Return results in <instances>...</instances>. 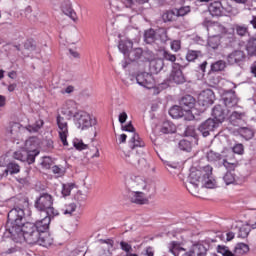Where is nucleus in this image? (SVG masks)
Masks as SVG:
<instances>
[{
  "mask_svg": "<svg viewBox=\"0 0 256 256\" xmlns=\"http://www.w3.org/2000/svg\"><path fill=\"white\" fill-rule=\"evenodd\" d=\"M8 176H9V172L7 168L0 166V180L7 179Z\"/></svg>",
  "mask_w": 256,
  "mask_h": 256,
  "instance_id": "61",
  "label": "nucleus"
},
{
  "mask_svg": "<svg viewBox=\"0 0 256 256\" xmlns=\"http://www.w3.org/2000/svg\"><path fill=\"white\" fill-rule=\"evenodd\" d=\"M120 247H121L122 251H125V253H129V251H131L133 249L131 247V244H129L125 241L120 242Z\"/></svg>",
  "mask_w": 256,
  "mask_h": 256,
  "instance_id": "60",
  "label": "nucleus"
},
{
  "mask_svg": "<svg viewBox=\"0 0 256 256\" xmlns=\"http://www.w3.org/2000/svg\"><path fill=\"white\" fill-rule=\"evenodd\" d=\"M176 17H185L191 13V6H182L180 8H174Z\"/></svg>",
  "mask_w": 256,
  "mask_h": 256,
  "instance_id": "40",
  "label": "nucleus"
},
{
  "mask_svg": "<svg viewBox=\"0 0 256 256\" xmlns=\"http://www.w3.org/2000/svg\"><path fill=\"white\" fill-rule=\"evenodd\" d=\"M128 199L131 203H135L136 205H147V203H149L147 196L141 191H130L128 193Z\"/></svg>",
  "mask_w": 256,
  "mask_h": 256,
  "instance_id": "15",
  "label": "nucleus"
},
{
  "mask_svg": "<svg viewBox=\"0 0 256 256\" xmlns=\"http://www.w3.org/2000/svg\"><path fill=\"white\" fill-rule=\"evenodd\" d=\"M237 103H239V99L237 98V95L235 93H229L224 98V105L228 109L237 107Z\"/></svg>",
  "mask_w": 256,
  "mask_h": 256,
  "instance_id": "29",
  "label": "nucleus"
},
{
  "mask_svg": "<svg viewBox=\"0 0 256 256\" xmlns=\"http://www.w3.org/2000/svg\"><path fill=\"white\" fill-rule=\"evenodd\" d=\"M144 41L148 44L155 43V41L165 43L167 41V30L165 28H159L156 31L149 29L144 33Z\"/></svg>",
  "mask_w": 256,
  "mask_h": 256,
  "instance_id": "8",
  "label": "nucleus"
},
{
  "mask_svg": "<svg viewBox=\"0 0 256 256\" xmlns=\"http://www.w3.org/2000/svg\"><path fill=\"white\" fill-rule=\"evenodd\" d=\"M42 219L36 221L34 226L36 227V231L38 233H45L49 229V225H51V219L57 217V215L51 214H41Z\"/></svg>",
  "mask_w": 256,
  "mask_h": 256,
  "instance_id": "14",
  "label": "nucleus"
},
{
  "mask_svg": "<svg viewBox=\"0 0 256 256\" xmlns=\"http://www.w3.org/2000/svg\"><path fill=\"white\" fill-rule=\"evenodd\" d=\"M179 149H181L182 151H191V142H189L186 139H183L179 142Z\"/></svg>",
  "mask_w": 256,
  "mask_h": 256,
  "instance_id": "52",
  "label": "nucleus"
},
{
  "mask_svg": "<svg viewBox=\"0 0 256 256\" xmlns=\"http://www.w3.org/2000/svg\"><path fill=\"white\" fill-rule=\"evenodd\" d=\"M141 55H143V49L136 48V49H130L126 57L130 59V61H137V59H141Z\"/></svg>",
  "mask_w": 256,
  "mask_h": 256,
  "instance_id": "34",
  "label": "nucleus"
},
{
  "mask_svg": "<svg viewBox=\"0 0 256 256\" xmlns=\"http://www.w3.org/2000/svg\"><path fill=\"white\" fill-rule=\"evenodd\" d=\"M120 53H123L127 57L131 49H133V42L131 40H120L118 44Z\"/></svg>",
  "mask_w": 256,
  "mask_h": 256,
  "instance_id": "27",
  "label": "nucleus"
},
{
  "mask_svg": "<svg viewBox=\"0 0 256 256\" xmlns=\"http://www.w3.org/2000/svg\"><path fill=\"white\" fill-rule=\"evenodd\" d=\"M246 51L250 56L256 55V39L255 38H251L248 40L246 44Z\"/></svg>",
  "mask_w": 256,
  "mask_h": 256,
  "instance_id": "37",
  "label": "nucleus"
},
{
  "mask_svg": "<svg viewBox=\"0 0 256 256\" xmlns=\"http://www.w3.org/2000/svg\"><path fill=\"white\" fill-rule=\"evenodd\" d=\"M238 165L239 162L237 161V158H235L233 152L228 153L226 157L222 156V167H225L227 171H235Z\"/></svg>",
  "mask_w": 256,
  "mask_h": 256,
  "instance_id": "17",
  "label": "nucleus"
},
{
  "mask_svg": "<svg viewBox=\"0 0 256 256\" xmlns=\"http://www.w3.org/2000/svg\"><path fill=\"white\" fill-rule=\"evenodd\" d=\"M232 153L236 154V155H243V146H242V144H236L232 148Z\"/></svg>",
  "mask_w": 256,
  "mask_h": 256,
  "instance_id": "59",
  "label": "nucleus"
},
{
  "mask_svg": "<svg viewBox=\"0 0 256 256\" xmlns=\"http://www.w3.org/2000/svg\"><path fill=\"white\" fill-rule=\"evenodd\" d=\"M208 11L212 17H223V15H227V10L223 7V3H221V1L211 3Z\"/></svg>",
  "mask_w": 256,
  "mask_h": 256,
  "instance_id": "19",
  "label": "nucleus"
},
{
  "mask_svg": "<svg viewBox=\"0 0 256 256\" xmlns=\"http://www.w3.org/2000/svg\"><path fill=\"white\" fill-rule=\"evenodd\" d=\"M121 3H123L127 9H131L130 17H135V15H141V13H143V7L135 8V2H133V0H121Z\"/></svg>",
  "mask_w": 256,
  "mask_h": 256,
  "instance_id": "25",
  "label": "nucleus"
},
{
  "mask_svg": "<svg viewBox=\"0 0 256 256\" xmlns=\"http://www.w3.org/2000/svg\"><path fill=\"white\" fill-rule=\"evenodd\" d=\"M175 17H177V14H175V8L169 11H166L163 15H162V19L163 21H165L167 23V21H174Z\"/></svg>",
  "mask_w": 256,
  "mask_h": 256,
  "instance_id": "46",
  "label": "nucleus"
},
{
  "mask_svg": "<svg viewBox=\"0 0 256 256\" xmlns=\"http://www.w3.org/2000/svg\"><path fill=\"white\" fill-rule=\"evenodd\" d=\"M75 201L81 205L87 201V194L83 193L82 191H78L74 196Z\"/></svg>",
  "mask_w": 256,
  "mask_h": 256,
  "instance_id": "50",
  "label": "nucleus"
},
{
  "mask_svg": "<svg viewBox=\"0 0 256 256\" xmlns=\"http://www.w3.org/2000/svg\"><path fill=\"white\" fill-rule=\"evenodd\" d=\"M128 187L130 189H141L142 191H146V193L155 189L153 183L142 176H132L128 181Z\"/></svg>",
  "mask_w": 256,
  "mask_h": 256,
  "instance_id": "7",
  "label": "nucleus"
},
{
  "mask_svg": "<svg viewBox=\"0 0 256 256\" xmlns=\"http://www.w3.org/2000/svg\"><path fill=\"white\" fill-rule=\"evenodd\" d=\"M175 131H177V127L171 121H165L160 126V133L163 135H169Z\"/></svg>",
  "mask_w": 256,
  "mask_h": 256,
  "instance_id": "28",
  "label": "nucleus"
},
{
  "mask_svg": "<svg viewBox=\"0 0 256 256\" xmlns=\"http://www.w3.org/2000/svg\"><path fill=\"white\" fill-rule=\"evenodd\" d=\"M225 69V61L219 60L211 65L212 71H223Z\"/></svg>",
  "mask_w": 256,
  "mask_h": 256,
  "instance_id": "51",
  "label": "nucleus"
},
{
  "mask_svg": "<svg viewBox=\"0 0 256 256\" xmlns=\"http://www.w3.org/2000/svg\"><path fill=\"white\" fill-rule=\"evenodd\" d=\"M212 116L214 117V121H216V123H218L219 125L220 123H223L225 121V117H227V112H225L223 106L216 105L212 109Z\"/></svg>",
  "mask_w": 256,
  "mask_h": 256,
  "instance_id": "22",
  "label": "nucleus"
},
{
  "mask_svg": "<svg viewBox=\"0 0 256 256\" xmlns=\"http://www.w3.org/2000/svg\"><path fill=\"white\" fill-rule=\"evenodd\" d=\"M163 57L165 61H170L171 63H175L177 61V56L168 51L163 52Z\"/></svg>",
  "mask_w": 256,
  "mask_h": 256,
  "instance_id": "55",
  "label": "nucleus"
},
{
  "mask_svg": "<svg viewBox=\"0 0 256 256\" xmlns=\"http://www.w3.org/2000/svg\"><path fill=\"white\" fill-rule=\"evenodd\" d=\"M217 253H219L222 256H235L234 252H231V250H229V247L225 245H218Z\"/></svg>",
  "mask_w": 256,
  "mask_h": 256,
  "instance_id": "43",
  "label": "nucleus"
},
{
  "mask_svg": "<svg viewBox=\"0 0 256 256\" xmlns=\"http://www.w3.org/2000/svg\"><path fill=\"white\" fill-rule=\"evenodd\" d=\"M34 207L42 215H59V212L53 208V196L49 193H42L35 200Z\"/></svg>",
  "mask_w": 256,
  "mask_h": 256,
  "instance_id": "5",
  "label": "nucleus"
},
{
  "mask_svg": "<svg viewBox=\"0 0 256 256\" xmlns=\"http://www.w3.org/2000/svg\"><path fill=\"white\" fill-rule=\"evenodd\" d=\"M245 253H249V245L245 243H238L234 248V255H245Z\"/></svg>",
  "mask_w": 256,
  "mask_h": 256,
  "instance_id": "35",
  "label": "nucleus"
},
{
  "mask_svg": "<svg viewBox=\"0 0 256 256\" xmlns=\"http://www.w3.org/2000/svg\"><path fill=\"white\" fill-rule=\"evenodd\" d=\"M225 185H239V176L235 174V170H228L223 176Z\"/></svg>",
  "mask_w": 256,
  "mask_h": 256,
  "instance_id": "24",
  "label": "nucleus"
},
{
  "mask_svg": "<svg viewBox=\"0 0 256 256\" xmlns=\"http://www.w3.org/2000/svg\"><path fill=\"white\" fill-rule=\"evenodd\" d=\"M207 45L210 49H213L214 51L215 49H219V45H221V36L217 34L209 37Z\"/></svg>",
  "mask_w": 256,
  "mask_h": 256,
  "instance_id": "31",
  "label": "nucleus"
},
{
  "mask_svg": "<svg viewBox=\"0 0 256 256\" xmlns=\"http://www.w3.org/2000/svg\"><path fill=\"white\" fill-rule=\"evenodd\" d=\"M43 127V120H37L34 125H28L27 131L30 133H37Z\"/></svg>",
  "mask_w": 256,
  "mask_h": 256,
  "instance_id": "44",
  "label": "nucleus"
},
{
  "mask_svg": "<svg viewBox=\"0 0 256 256\" xmlns=\"http://www.w3.org/2000/svg\"><path fill=\"white\" fill-rule=\"evenodd\" d=\"M6 237H11L14 243H29L33 245L39 239V231L35 224L25 223V211L21 208H14L8 212L6 224Z\"/></svg>",
  "mask_w": 256,
  "mask_h": 256,
  "instance_id": "1",
  "label": "nucleus"
},
{
  "mask_svg": "<svg viewBox=\"0 0 256 256\" xmlns=\"http://www.w3.org/2000/svg\"><path fill=\"white\" fill-rule=\"evenodd\" d=\"M240 135H241V137L246 139V141H249V139H253L255 132L251 128H241Z\"/></svg>",
  "mask_w": 256,
  "mask_h": 256,
  "instance_id": "42",
  "label": "nucleus"
},
{
  "mask_svg": "<svg viewBox=\"0 0 256 256\" xmlns=\"http://www.w3.org/2000/svg\"><path fill=\"white\" fill-rule=\"evenodd\" d=\"M201 52L195 50H188L186 54L187 61H195Z\"/></svg>",
  "mask_w": 256,
  "mask_h": 256,
  "instance_id": "54",
  "label": "nucleus"
},
{
  "mask_svg": "<svg viewBox=\"0 0 256 256\" xmlns=\"http://www.w3.org/2000/svg\"><path fill=\"white\" fill-rule=\"evenodd\" d=\"M250 71H251L252 75H254V77H256V62H254V63L251 65Z\"/></svg>",
  "mask_w": 256,
  "mask_h": 256,
  "instance_id": "64",
  "label": "nucleus"
},
{
  "mask_svg": "<svg viewBox=\"0 0 256 256\" xmlns=\"http://www.w3.org/2000/svg\"><path fill=\"white\" fill-rule=\"evenodd\" d=\"M141 256H155V249H153V247H151V246L146 247L142 251Z\"/></svg>",
  "mask_w": 256,
  "mask_h": 256,
  "instance_id": "57",
  "label": "nucleus"
},
{
  "mask_svg": "<svg viewBox=\"0 0 256 256\" xmlns=\"http://www.w3.org/2000/svg\"><path fill=\"white\" fill-rule=\"evenodd\" d=\"M199 185L200 184H196V186L194 184H186V189L187 191H189V193H191V195H194V197H197V195L199 194Z\"/></svg>",
  "mask_w": 256,
  "mask_h": 256,
  "instance_id": "49",
  "label": "nucleus"
},
{
  "mask_svg": "<svg viewBox=\"0 0 256 256\" xmlns=\"http://www.w3.org/2000/svg\"><path fill=\"white\" fill-rule=\"evenodd\" d=\"M243 117H245V113L234 111L230 115V121L232 123L235 122V121H241V119H243Z\"/></svg>",
  "mask_w": 256,
  "mask_h": 256,
  "instance_id": "53",
  "label": "nucleus"
},
{
  "mask_svg": "<svg viewBox=\"0 0 256 256\" xmlns=\"http://www.w3.org/2000/svg\"><path fill=\"white\" fill-rule=\"evenodd\" d=\"M56 123L58 127L59 139L64 147H69V142L67 138L69 137V124L67 120L60 114L56 117Z\"/></svg>",
  "mask_w": 256,
  "mask_h": 256,
  "instance_id": "9",
  "label": "nucleus"
},
{
  "mask_svg": "<svg viewBox=\"0 0 256 256\" xmlns=\"http://www.w3.org/2000/svg\"><path fill=\"white\" fill-rule=\"evenodd\" d=\"M234 31L239 35V37H245V35L249 34V27L245 24H235Z\"/></svg>",
  "mask_w": 256,
  "mask_h": 256,
  "instance_id": "36",
  "label": "nucleus"
},
{
  "mask_svg": "<svg viewBox=\"0 0 256 256\" xmlns=\"http://www.w3.org/2000/svg\"><path fill=\"white\" fill-rule=\"evenodd\" d=\"M136 81L138 85L141 87H145L146 89H153L155 87V79H153V75L142 72L136 76Z\"/></svg>",
  "mask_w": 256,
  "mask_h": 256,
  "instance_id": "13",
  "label": "nucleus"
},
{
  "mask_svg": "<svg viewBox=\"0 0 256 256\" xmlns=\"http://www.w3.org/2000/svg\"><path fill=\"white\" fill-rule=\"evenodd\" d=\"M37 155H39L37 139L29 138L25 141L21 151L14 152L13 157L18 161H27L28 165H31L35 163V157H37Z\"/></svg>",
  "mask_w": 256,
  "mask_h": 256,
  "instance_id": "4",
  "label": "nucleus"
},
{
  "mask_svg": "<svg viewBox=\"0 0 256 256\" xmlns=\"http://www.w3.org/2000/svg\"><path fill=\"white\" fill-rule=\"evenodd\" d=\"M36 243L42 247H51V244L53 243V237L47 232H41L38 235Z\"/></svg>",
  "mask_w": 256,
  "mask_h": 256,
  "instance_id": "23",
  "label": "nucleus"
},
{
  "mask_svg": "<svg viewBox=\"0 0 256 256\" xmlns=\"http://www.w3.org/2000/svg\"><path fill=\"white\" fill-rule=\"evenodd\" d=\"M127 118H128L127 112H122L118 116V121H119V123H121V125H123V123H125V121H127Z\"/></svg>",
  "mask_w": 256,
  "mask_h": 256,
  "instance_id": "62",
  "label": "nucleus"
},
{
  "mask_svg": "<svg viewBox=\"0 0 256 256\" xmlns=\"http://www.w3.org/2000/svg\"><path fill=\"white\" fill-rule=\"evenodd\" d=\"M122 131L132 133L131 139L129 141V147L130 149H132V151L128 154H125V159L127 163H131V165H137V163H141V161L143 160H140L139 155H136L134 151L138 147H145V142L141 140L139 134L135 133V127H133V124L131 122H129L127 125L122 126Z\"/></svg>",
  "mask_w": 256,
  "mask_h": 256,
  "instance_id": "3",
  "label": "nucleus"
},
{
  "mask_svg": "<svg viewBox=\"0 0 256 256\" xmlns=\"http://www.w3.org/2000/svg\"><path fill=\"white\" fill-rule=\"evenodd\" d=\"M207 248L202 244H194L188 252H185L182 256H206Z\"/></svg>",
  "mask_w": 256,
  "mask_h": 256,
  "instance_id": "21",
  "label": "nucleus"
},
{
  "mask_svg": "<svg viewBox=\"0 0 256 256\" xmlns=\"http://www.w3.org/2000/svg\"><path fill=\"white\" fill-rule=\"evenodd\" d=\"M207 160L210 163H214L215 165H217L218 167H222V163H223V156L213 150H210L207 153Z\"/></svg>",
  "mask_w": 256,
  "mask_h": 256,
  "instance_id": "26",
  "label": "nucleus"
},
{
  "mask_svg": "<svg viewBox=\"0 0 256 256\" xmlns=\"http://www.w3.org/2000/svg\"><path fill=\"white\" fill-rule=\"evenodd\" d=\"M249 233H251V228L249 226H242L239 229L238 237L240 239H245L249 236Z\"/></svg>",
  "mask_w": 256,
  "mask_h": 256,
  "instance_id": "48",
  "label": "nucleus"
},
{
  "mask_svg": "<svg viewBox=\"0 0 256 256\" xmlns=\"http://www.w3.org/2000/svg\"><path fill=\"white\" fill-rule=\"evenodd\" d=\"M24 174V176H18L16 181L21 185H29V181H31V178L29 177V169L25 170Z\"/></svg>",
  "mask_w": 256,
  "mask_h": 256,
  "instance_id": "45",
  "label": "nucleus"
},
{
  "mask_svg": "<svg viewBox=\"0 0 256 256\" xmlns=\"http://www.w3.org/2000/svg\"><path fill=\"white\" fill-rule=\"evenodd\" d=\"M75 209H77V205H75V203H70L68 206H66L64 215H71V213H74Z\"/></svg>",
  "mask_w": 256,
  "mask_h": 256,
  "instance_id": "58",
  "label": "nucleus"
},
{
  "mask_svg": "<svg viewBox=\"0 0 256 256\" xmlns=\"http://www.w3.org/2000/svg\"><path fill=\"white\" fill-rule=\"evenodd\" d=\"M169 115L172 117V119H179L185 115V110L182 108V106H173L169 110Z\"/></svg>",
  "mask_w": 256,
  "mask_h": 256,
  "instance_id": "30",
  "label": "nucleus"
},
{
  "mask_svg": "<svg viewBox=\"0 0 256 256\" xmlns=\"http://www.w3.org/2000/svg\"><path fill=\"white\" fill-rule=\"evenodd\" d=\"M188 184H192L195 187L202 185L206 189H215L217 183L213 178V167L207 165L201 170L192 169L188 176Z\"/></svg>",
  "mask_w": 256,
  "mask_h": 256,
  "instance_id": "2",
  "label": "nucleus"
},
{
  "mask_svg": "<svg viewBox=\"0 0 256 256\" xmlns=\"http://www.w3.org/2000/svg\"><path fill=\"white\" fill-rule=\"evenodd\" d=\"M171 49L177 53V51H181V41L180 40H173L170 45Z\"/></svg>",
  "mask_w": 256,
  "mask_h": 256,
  "instance_id": "56",
  "label": "nucleus"
},
{
  "mask_svg": "<svg viewBox=\"0 0 256 256\" xmlns=\"http://www.w3.org/2000/svg\"><path fill=\"white\" fill-rule=\"evenodd\" d=\"M168 249L170 253H172V255L174 256H179V253H181V251H185V248L181 247V244L176 241L171 242L168 246Z\"/></svg>",
  "mask_w": 256,
  "mask_h": 256,
  "instance_id": "33",
  "label": "nucleus"
},
{
  "mask_svg": "<svg viewBox=\"0 0 256 256\" xmlns=\"http://www.w3.org/2000/svg\"><path fill=\"white\" fill-rule=\"evenodd\" d=\"M72 145L77 151H85L86 149H89V145L83 143V141L79 138H74Z\"/></svg>",
  "mask_w": 256,
  "mask_h": 256,
  "instance_id": "39",
  "label": "nucleus"
},
{
  "mask_svg": "<svg viewBox=\"0 0 256 256\" xmlns=\"http://www.w3.org/2000/svg\"><path fill=\"white\" fill-rule=\"evenodd\" d=\"M169 81L171 83H176V85H181L185 83V75H183V71L181 70V65L174 63L172 66V71L169 76Z\"/></svg>",
  "mask_w": 256,
  "mask_h": 256,
  "instance_id": "12",
  "label": "nucleus"
},
{
  "mask_svg": "<svg viewBox=\"0 0 256 256\" xmlns=\"http://www.w3.org/2000/svg\"><path fill=\"white\" fill-rule=\"evenodd\" d=\"M74 123L77 129H81V131H86V129L97 125V118L87 113L86 111H78L74 115Z\"/></svg>",
  "mask_w": 256,
  "mask_h": 256,
  "instance_id": "6",
  "label": "nucleus"
},
{
  "mask_svg": "<svg viewBox=\"0 0 256 256\" xmlns=\"http://www.w3.org/2000/svg\"><path fill=\"white\" fill-rule=\"evenodd\" d=\"M42 166L45 167L46 169H49V167H51V158L44 157L42 160Z\"/></svg>",
  "mask_w": 256,
  "mask_h": 256,
  "instance_id": "63",
  "label": "nucleus"
},
{
  "mask_svg": "<svg viewBox=\"0 0 256 256\" xmlns=\"http://www.w3.org/2000/svg\"><path fill=\"white\" fill-rule=\"evenodd\" d=\"M75 111H77V103H75L73 100H68L63 105L61 113L67 119H71L72 117H75Z\"/></svg>",
  "mask_w": 256,
  "mask_h": 256,
  "instance_id": "20",
  "label": "nucleus"
},
{
  "mask_svg": "<svg viewBox=\"0 0 256 256\" xmlns=\"http://www.w3.org/2000/svg\"><path fill=\"white\" fill-rule=\"evenodd\" d=\"M219 127V122L215 121V119L210 118L204 121L200 126L198 127V131L201 132L203 137H209L211 135V132L215 131Z\"/></svg>",
  "mask_w": 256,
  "mask_h": 256,
  "instance_id": "11",
  "label": "nucleus"
},
{
  "mask_svg": "<svg viewBox=\"0 0 256 256\" xmlns=\"http://www.w3.org/2000/svg\"><path fill=\"white\" fill-rule=\"evenodd\" d=\"M75 187H77V185H75V183H66V184H62V196L63 197H69V195H71V191H73V189H75Z\"/></svg>",
  "mask_w": 256,
  "mask_h": 256,
  "instance_id": "38",
  "label": "nucleus"
},
{
  "mask_svg": "<svg viewBox=\"0 0 256 256\" xmlns=\"http://www.w3.org/2000/svg\"><path fill=\"white\" fill-rule=\"evenodd\" d=\"M6 169L10 175H17L21 171V166L15 162H10L7 164Z\"/></svg>",
  "mask_w": 256,
  "mask_h": 256,
  "instance_id": "41",
  "label": "nucleus"
},
{
  "mask_svg": "<svg viewBox=\"0 0 256 256\" xmlns=\"http://www.w3.org/2000/svg\"><path fill=\"white\" fill-rule=\"evenodd\" d=\"M215 101V93H213V90L211 89H206L202 91L198 95V105L200 108V113H203L207 107H210V105H213Z\"/></svg>",
  "mask_w": 256,
  "mask_h": 256,
  "instance_id": "10",
  "label": "nucleus"
},
{
  "mask_svg": "<svg viewBox=\"0 0 256 256\" xmlns=\"http://www.w3.org/2000/svg\"><path fill=\"white\" fill-rule=\"evenodd\" d=\"M62 11L64 15H67V17H70L72 21H77V13L75 12V10H73V8L69 6L67 8H63Z\"/></svg>",
  "mask_w": 256,
  "mask_h": 256,
  "instance_id": "47",
  "label": "nucleus"
},
{
  "mask_svg": "<svg viewBox=\"0 0 256 256\" xmlns=\"http://www.w3.org/2000/svg\"><path fill=\"white\" fill-rule=\"evenodd\" d=\"M180 105L185 113H196L195 111H197V108L195 107V98L191 95L182 97Z\"/></svg>",
  "mask_w": 256,
  "mask_h": 256,
  "instance_id": "16",
  "label": "nucleus"
},
{
  "mask_svg": "<svg viewBox=\"0 0 256 256\" xmlns=\"http://www.w3.org/2000/svg\"><path fill=\"white\" fill-rule=\"evenodd\" d=\"M226 61L228 65H239L245 61V52L241 50H235L227 55Z\"/></svg>",
  "mask_w": 256,
  "mask_h": 256,
  "instance_id": "18",
  "label": "nucleus"
},
{
  "mask_svg": "<svg viewBox=\"0 0 256 256\" xmlns=\"http://www.w3.org/2000/svg\"><path fill=\"white\" fill-rule=\"evenodd\" d=\"M163 59H156L150 62V69L153 73H160L163 70Z\"/></svg>",
  "mask_w": 256,
  "mask_h": 256,
  "instance_id": "32",
  "label": "nucleus"
}]
</instances>
